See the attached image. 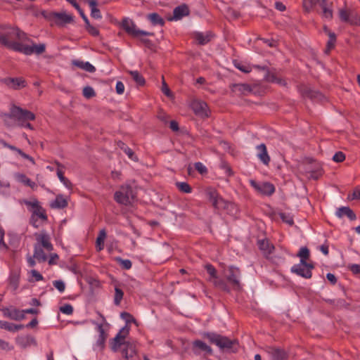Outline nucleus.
<instances>
[{"label": "nucleus", "instance_id": "1", "mask_svg": "<svg viewBox=\"0 0 360 360\" xmlns=\"http://www.w3.org/2000/svg\"><path fill=\"white\" fill-rule=\"evenodd\" d=\"M0 117L7 127L14 126V124L11 122V120H14L17 122L18 127L34 130L33 125L29 121L34 120L36 118L35 115L32 112L23 109L15 104L11 105L9 112H1Z\"/></svg>", "mask_w": 360, "mask_h": 360}, {"label": "nucleus", "instance_id": "2", "mask_svg": "<svg viewBox=\"0 0 360 360\" xmlns=\"http://www.w3.org/2000/svg\"><path fill=\"white\" fill-rule=\"evenodd\" d=\"M26 34L18 27L7 25H0V44L7 49L18 52L22 43L17 41H25Z\"/></svg>", "mask_w": 360, "mask_h": 360}, {"label": "nucleus", "instance_id": "3", "mask_svg": "<svg viewBox=\"0 0 360 360\" xmlns=\"http://www.w3.org/2000/svg\"><path fill=\"white\" fill-rule=\"evenodd\" d=\"M203 337L209 340L210 342L216 345L221 352L236 353L238 350V341L230 339L215 333H205Z\"/></svg>", "mask_w": 360, "mask_h": 360}, {"label": "nucleus", "instance_id": "4", "mask_svg": "<svg viewBox=\"0 0 360 360\" xmlns=\"http://www.w3.org/2000/svg\"><path fill=\"white\" fill-rule=\"evenodd\" d=\"M122 28L126 33L134 38H140V41L148 49H152L153 43L151 40L141 38L142 36H153V32H146L137 28L134 22L127 18H124L121 22Z\"/></svg>", "mask_w": 360, "mask_h": 360}, {"label": "nucleus", "instance_id": "5", "mask_svg": "<svg viewBox=\"0 0 360 360\" xmlns=\"http://www.w3.org/2000/svg\"><path fill=\"white\" fill-rule=\"evenodd\" d=\"M136 199V191L130 185H122L114 194V200L118 204L125 206L131 205Z\"/></svg>", "mask_w": 360, "mask_h": 360}, {"label": "nucleus", "instance_id": "6", "mask_svg": "<svg viewBox=\"0 0 360 360\" xmlns=\"http://www.w3.org/2000/svg\"><path fill=\"white\" fill-rule=\"evenodd\" d=\"M40 15L46 20L50 22L51 25H56L58 27L64 26L66 24L72 23L74 21L73 16L67 14L65 12H55L48 10H42Z\"/></svg>", "mask_w": 360, "mask_h": 360}, {"label": "nucleus", "instance_id": "7", "mask_svg": "<svg viewBox=\"0 0 360 360\" xmlns=\"http://www.w3.org/2000/svg\"><path fill=\"white\" fill-rule=\"evenodd\" d=\"M207 274L210 277L208 281L212 282L214 286L226 293L231 292V288L226 281L221 278H219L217 275V271L216 268L211 264H207L205 266Z\"/></svg>", "mask_w": 360, "mask_h": 360}, {"label": "nucleus", "instance_id": "8", "mask_svg": "<svg viewBox=\"0 0 360 360\" xmlns=\"http://www.w3.org/2000/svg\"><path fill=\"white\" fill-rule=\"evenodd\" d=\"M241 273L239 268L230 266L227 269V274L226 275V282L230 284L231 290L240 291L243 287L240 283Z\"/></svg>", "mask_w": 360, "mask_h": 360}, {"label": "nucleus", "instance_id": "9", "mask_svg": "<svg viewBox=\"0 0 360 360\" xmlns=\"http://www.w3.org/2000/svg\"><path fill=\"white\" fill-rule=\"evenodd\" d=\"M129 327L125 326L123 327L114 338L110 340V346L113 352H117L121 346H126L129 342L125 341L126 337L129 335Z\"/></svg>", "mask_w": 360, "mask_h": 360}, {"label": "nucleus", "instance_id": "10", "mask_svg": "<svg viewBox=\"0 0 360 360\" xmlns=\"http://www.w3.org/2000/svg\"><path fill=\"white\" fill-rule=\"evenodd\" d=\"M206 195L215 209L221 210L228 207V202L221 198L215 189L212 188H207Z\"/></svg>", "mask_w": 360, "mask_h": 360}, {"label": "nucleus", "instance_id": "11", "mask_svg": "<svg viewBox=\"0 0 360 360\" xmlns=\"http://www.w3.org/2000/svg\"><path fill=\"white\" fill-rule=\"evenodd\" d=\"M98 316L101 318V322L100 323H96V330L99 333L98 338L96 340L95 346L98 347L101 351L103 350L105 346V341L108 338V333H105L103 328V324L106 323V320L105 316L100 312H96ZM94 324H96L95 322H93Z\"/></svg>", "mask_w": 360, "mask_h": 360}, {"label": "nucleus", "instance_id": "12", "mask_svg": "<svg viewBox=\"0 0 360 360\" xmlns=\"http://www.w3.org/2000/svg\"><path fill=\"white\" fill-rule=\"evenodd\" d=\"M315 268L313 262H310L307 264H302L301 263L293 265L291 267V272L304 278H311L312 277V269Z\"/></svg>", "mask_w": 360, "mask_h": 360}, {"label": "nucleus", "instance_id": "13", "mask_svg": "<svg viewBox=\"0 0 360 360\" xmlns=\"http://www.w3.org/2000/svg\"><path fill=\"white\" fill-rule=\"evenodd\" d=\"M32 214L30 218V224L34 228L37 229L40 226L39 220L41 221V224L45 223L48 221V216L46 214V210L41 206L36 209L35 210H31Z\"/></svg>", "mask_w": 360, "mask_h": 360}, {"label": "nucleus", "instance_id": "14", "mask_svg": "<svg viewBox=\"0 0 360 360\" xmlns=\"http://www.w3.org/2000/svg\"><path fill=\"white\" fill-rule=\"evenodd\" d=\"M0 83L13 90H20L27 85L26 80L22 77L2 78Z\"/></svg>", "mask_w": 360, "mask_h": 360}, {"label": "nucleus", "instance_id": "15", "mask_svg": "<svg viewBox=\"0 0 360 360\" xmlns=\"http://www.w3.org/2000/svg\"><path fill=\"white\" fill-rule=\"evenodd\" d=\"M250 184L258 193L266 195H271L275 192L274 186L269 182L257 183L255 180H250Z\"/></svg>", "mask_w": 360, "mask_h": 360}, {"label": "nucleus", "instance_id": "16", "mask_svg": "<svg viewBox=\"0 0 360 360\" xmlns=\"http://www.w3.org/2000/svg\"><path fill=\"white\" fill-rule=\"evenodd\" d=\"M34 236L37 240L34 245H39L49 252L53 250V246L51 243V238L46 231H42L40 233H35Z\"/></svg>", "mask_w": 360, "mask_h": 360}, {"label": "nucleus", "instance_id": "17", "mask_svg": "<svg viewBox=\"0 0 360 360\" xmlns=\"http://www.w3.org/2000/svg\"><path fill=\"white\" fill-rule=\"evenodd\" d=\"M4 316L14 321H22L25 319L22 310L13 306L1 309Z\"/></svg>", "mask_w": 360, "mask_h": 360}, {"label": "nucleus", "instance_id": "18", "mask_svg": "<svg viewBox=\"0 0 360 360\" xmlns=\"http://www.w3.org/2000/svg\"><path fill=\"white\" fill-rule=\"evenodd\" d=\"M46 50L45 44H33L32 46L24 45L22 44L18 52L25 55H32L36 53L37 55L43 53Z\"/></svg>", "mask_w": 360, "mask_h": 360}, {"label": "nucleus", "instance_id": "19", "mask_svg": "<svg viewBox=\"0 0 360 360\" xmlns=\"http://www.w3.org/2000/svg\"><path fill=\"white\" fill-rule=\"evenodd\" d=\"M266 351L271 356L272 360H288V353L283 349L267 347Z\"/></svg>", "mask_w": 360, "mask_h": 360}, {"label": "nucleus", "instance_id": "20", "mask_svg": "<svg viewBox=\"0 0 360 360\" xmlns=\"http://www.w3.org/2000/svg\"><path fill=\"white\" fill-rule=\"evenodd\" d=\"M191 106L195 115L203 117H209L210 111L205 102L194 101Z\"/></svg>", "mask_w": 360, "mask_h": 360}, {"label": "nucleus", "instance_id": "21", "mask_svg": "<svg viewBox=\"0 0 360 360\" xmlns=\"http://www.w3.org/2000/svg\"><path fill=\"white\" fill-rule=\"evenodd\" d=\"M192 349L195 354H200L201 352H205L207 355H212L213 353L211 347L200 340H195L193 342Z\"/></svg>", "mask_w": 360, "mask_h": 360}, {"label": "nucleus", "instance_id": "22", "mask_svg": "<svg viewBox=\"0 0 360 360\" xmlns=\"http://www.w3.org/2000/svg\"><path fill=\"white\" fill-rule=\"evenodd\" d=\"M256 148L257 150V158L264 165L268 166L271 161V158L268 154L266 145L264 143H261L258 145Z\"/></svg>", "mask_w": 360, "mask_h": 360}, {"label": "nucleus", "instance_id": "23", "mask_svg": "<svg viewBox=\"0 0 360 360\" xmlns=\"http://www.w3.org/2000/svg\"><path fill=\"white\" fill-rule=\"evenodd\" d=\"M213 37L214 34L211 32H207L206 33L196 32L194 33V39L201 46L210 42Z\"/></svg>", "mask_w": 360, "mask_h": 360}, {"label": "nucleus", "instance_id": "24", "mask_svg": "<svg viewBox=\"0 0 360 360\" xmlns=\"http://www.w3.org/2000/svg\"><path fill=\"white\" fill-rule=\"evenodd\" d=\"M13 176L17 181L24 184L25 186L30 187L33 190L37 187L36 183L32 181L24 174L16 172L13 174Z\"/></svg>", "mask_w": 360, "mask_h": 360}, {"label": "nucleus", "instance_id": "25", "mask_svg": "<svg viewBox=\"0 0 360 360\" xmlns=\"http://www.w3.org/2000/svg\"><path fill=\"white\" fill-rule=\"evenodd\" d=\"M190 10L188 6L184 4L176 6L173 11V17L175 20H180L184 16L188 15Z\"/></svg>", "mask_w": 360, "mask_h": 360}, {"label": "nucleus", "instance_id": "26", "mask_svg": "<svg viewBox=\"0 0 360 360\" xmlns=\"http://www.w3.org/2000/svg\"><path fill=\"white\" fill-rule=\"evenodd\" d=\"M55 163L58 167L56 172H57V176H58V179H60V181L63 184V185L66 188H68L69 189H72V184L70 182V181L68 179L65 177L64 172L62 170V169L64 168V166L58 161H56Z\"/></svg>", "mask_w": 360, "mask_h": 360}, {"label": "nucleus", "instance_id": "27", "mask_svg": "<svg viewBox=\"0 0 360 360\" xmlns=\"http://www.w3.org/2000/svg\"><path fill=\"white\" fill-rule=\"evenodd\" d=\"M2 144L5 148H7L13 151L18 153L22 158L29 160L32 165H35L34 159L32 156L24 153L21 149L15 147V146L11 145L4 141H2Z\"/></svg>", "mask_w": 360, "mask_h": 360}, {"label": "nucleus", "instance_id": "28", "mask_svg": "<svg viewBox=\"0 0 360 360\" xmlns=\"http://www.w3.org/2000/svg\"><path fill=\"white\" fill-rule=\"evenodd\" d=\"M68 205V200L62 194L56 195L55 200L50 203V207L53 209H63Z\"/></svg>", "mask_w": 360, "mask_h": 360}, {"label": "nucleus", "instance_id": "29", "mask_svg": "<svg viewBox=\"0 0 360 360\" xmlns=\"http://www.w3.org/2000/svg\"><path fill=\"white\" fill-rule=\"evenodd\" d=\"M336 215L339 218L347 216L351 221L355 220L356 219L355 213L349 207H340L336 212Z\"/></svg>", "mask_w": 360, "mask_h": 360}, {"label": "nucleus", "instance_id": "30", "mask_svg": "<svg viewBox=\"0 0 360 360\" xmlns=\"http://www.w3.org/2000/svg\"><path fill=\"white\" fill-rule=\"evenodd\" d=\"M259 248L265 254L270 255L274 250V246L267 239L259 240L257 243Z\"/></svg>", "mask_w": 360, "mask_h": 360}, {"label": "nucleus", "instance_id": "31", "mask_svg": "<svg viewBox=\"0 0 360 360\" xmlns=\"http://www.w3.org/2000/svg\"><path fill=\"white\" fill-rule=\"evenodd\" d=\"M87 4L91 8V15L93 18L101 19L102 15L100 10L97 8L98 2L96 0H87Z\"/></svg>", "mask_w": 360, "mask_h": 360}, {"label": "nucleus", "instance_id": "32", "mask_svg": "<svg viewBox=\"0 0 360 360\" xmlns=\"http://www.w3.org/2000/svg\"><path fill=\"white\" fill-rule=\"evenodd\" d=\"M117 146L127 155L129 159L134 161L138 160V158L134 151L123 141H119L117 142Z\"/></svg>", "mask_w": 360, "mask_h": 360}, {"label": "nucleus", "instance_id": "33", "mask_svg": "<svg viewBox=\"0 0 360 360\" xmlns=\"http://www.w3.org/2000/svg\"><path fill=\"white\" fill-rule=\"evenodd\" d=\"M320 6L322 8V15L327 19H332L333 18V10L328 6L327 0H319Z\"/></svg>", "mask_w": 360, "mask_h": 360}, {"label": "nucleus", "instance_id": "34", "mask_svg": "<svg viewBox=\"0 0 360 360\" xmlns=\"http://www.w3.org/2000/svg\"><path fill=\"white\" fill-rule=\"evenodd\" d=\"M339 17L341 21L344 22H350L351 24L359 25L360 18H356L355 20L353 21L349 18V13L347 10L341 9L339 11Z\"/></svg>", "mask_w": 360, "mask_h": 360}, {"label": "nucleus", "instance_id": "35", "mask_svg": "<svg viewBox=\"0 0 360 360\" xmlns=\"http://www.w3.org/2000/svg\"><path fill=\"white\" fill-rule=\"evenodd\" d=\"M34 258L37 259L39 262H44L46 261L47 256L41 247H40L39 245H34Z\"/></svg>", "mask_w": 360, "mask_h": 360}, {"label": "nucleus", "instance_id": "36", "mask_svg": "<svg viewBox=\"0 0 360 360\" xmlns=\"http://www.w3.org/2000/svg\"><path fill=\"white\" fill-rule=\"evenodd\" d=\"M8 281L13 290H17L19 286L20 273L16 271H11L8 278Z\"/></svg>", "mask_w": 360, "mask_h": 360}, {"label": "nucleus", "instance_id": "37", "mask_svg": "<svg viewBox=\"0 0 360 360\" xmlns=\"http://www.w3.org/2000/svg\"><path fill=\"white\" fill-rule=\"evenodd\" d=\"M148 20L150 21L153 25L163 26L165 23V20L157 13H149L147 15Z\"/></svg>", "mask_w": 360, "mask_h": 360}, {"label": "nucleus", "instance_id": "38", "mask_svg": "<svg viewBox=\"0 0 360 360\" xmlns=\"http://www.w3.org/2000/svg\"><path fill=\"white\" fill-rule=\"evenodd\" d=\"M325 31L328 33L329 37V39L327 42L326 53H329L331 49L335 47V44L336 42V35L334 32H331L327 27H324Z\"/></svg>", "mask_w": 360, "mask_h": 360}, {"label": "nucleus", "instance_id": "39", "mask_svg": "<svg viewBox=\"0 0 360 360\" xmlns=\"http://www.w3.org/2000/svg\"><path fill=\"white\" fill-rule=\"evenodd\" d=\"M297 256L300 258V263L302 264H307L309 263L307 259L310 257L309 250L307 247H302L297 254Z\"/></svg>", "mask_w": 360, "mask_h": 360}, {"label": "nucleus", "instance_id": "40", "mask_svg": "<svg viewBox=\"0 0 360 360\" xmlns=\"http://www.w3.org/2000/svg\"><path fill=\"white\" fill-rule=\"evenodd\" d=\"M122 356L127 360H129L130 358H132L136 354L133 345L129 342L127 343V345L122 349Z\"/></svg>", "mask_w": 360, "mask_h": 360}, {"label": "nucleus", "instance_id": "41", "mask_svg": "<svg viewBox=\"0 0 360 360\" xmlns=\"http://www.w3.org/2000/svg\"><path fill=\"white\" fill-rule=\"evenodd\" d=\"M73 64L78 68H80L89 72H94L96 71L95 67L89 62H83L80 60H75Z\"/></svg>", "mask_w": 360, "mask_h": 360}, {"label": "nucleus", "instance_id": "42", "mask_svg": "<svg viewBox=\"0 0 360 360\" xmlns=\"http://www.w3.org/2000/svg\"><path fill=\"white\" fill-rule=\"evenodd\" d=\"M24 328L25 326L22 324H14L4 321L1 329H5L10 332H16L19 330L23 329Z\"/></svg>", "mask_w": 360, "mask_h": 360}, {"label": "nucleus", "instance_id": "43", "mask_svg": "<svg viewBox=\"0 0 360 360\" xmlns=\"http://www.w3.org/2000/svg\"><path fill=\"white\" fill-rule=\"evenodd\" d=\"M129 74L131 75L134 81L139 86H143L146 83L144 77L136 70L129 71Z\"/></svg>", "mask_w": 360, "mask_h": 360}, {"label": "nucleus", "instance_id": "44", "mask_svg": "<svg viewBox=\"0 0 360 360\" xmlns=\"http://www.w3.org/2000/svg\"><path fill=\"white\" fill-rule=\"evenodd\" d=\"M106 237V232L105 229H102L99 232V235L96 238V245L98 248V250H101L104 248V240Z\"/></svg>", "mask_w": 360, "mask_h": 360}, {"label": "nucleus", "instance_id": "45", "mask_svg": "<svg viewBox=\"0 0 360 360\" xmlns=\"http://www.w3.org/2000/svg\"><path fill=\"white\" fill-rule=\"evenodd\" d=\"M176 186L182 193H191L192 192V188L187 182H176Z\"/></svg>", "mask_w": 360, "mask_h": 360}, {"label": "nucleus", "instance_id": "46", "mask_svg": "<svg viewBox=\"0 0 360 360\" xmlns=\"http://www.w3.org/2000/svg\"><path fill=\"white\" fill-rule=\"evenodd\" d=\"M115 261L120 264L122 269L129 270L132 266V263L129 259H124L121 257H116Z\"/></svg>", "mask_w": 360, "mask_h": 360}, {"label": "nucleus", "instance_id": "47", "mask_svg": "<svg viewBox=\"0 0 360 360\" xmlns=\"http://www.w3.org/2000/svg\"><path fill=\"white\" fill-rule=\"evenodd\" d=\"M124 292L118 287L115 288L114 304L117 306L120 305L123 299Z\"/></svg>", "mask_w": 360, "mask_h": 360}, {"label": "nucleus", "instance_id": "48", "mask_svg": "<svg viewBox=\"0 0 360 360\" xmlns=\"http://www.w3.org/2000/svg\"><path fill=\"white\" fill-rule=\"evenodd\" d=\"M83 96L86 98H91L96 96V92L91 86H86L83 89Z\"/></svg>", "mask_w": 360, "mask_h": 360}, {"label": "nucleus", "instance_id": "49", "mask_svg": "<svg viewBox=\"0 0 360 360\" xmlns=\"http://www.w3.org/2000/svg\"><path fill=\"white\" fill-rule=\"evenodd\" d=\"M120 316L126 321L127 324L136 323V319H134V317L131 314L127 311L122 312Z\"/></svg>", "mask_w": 360, "mask_h": 360}, {"label": "nucleus", "instance_id": "50", "mask_svg": "<svg viewBox=\"0 0 360 360\" xmlns=\"http://www.w3.org/2000/svg\"><path fill=\"white\" fill-rule=\"evenodd\" d=\"M86 27V31L89 32V34H91V36L93 37H97L99 35V30L94 27L93 25H91L90 24V22L89 23V25H85Z\"/></svg>", "mask_w": 360, "mask_h": 360}, {"label": "nucleus", "instance_id": "51", "mask_svg": "<svg viewBox=\"0 0 360 360\" xmlns=\"http://www.w3.org/2000/svg\"><path fill=\"white\" fill-rule=\"evenodd\" d=\"M60 311L65 314L71 315L73 313V307L70 304H65L60 307Z\"/></svg>", "mask_w": 360, "mask_h": 360}, {"label": "nucleus", "instance_id": "52", "mask_svg": "<svg viewBox=\"0 0 360 360\" xmlns=\"http://www.w3.org/2000/svg\"><path fill=\"white\" fill-rule=\"evenodd\" d=\"M195 169L200 174H205L207 173V169L206 167L200 162H195L194 165Z\"/></svg>", "mask_w": 360, "mask_h": 360}, {"label": "nucleus", "instance_id": "53", "mask_svg": "<svg viewBox=\"0 0 360 360\" xmlns=\"http://www.w3.org/2000/svg\"><path fill=\"white\" fill-rule=\"evenodd\" d=\"M350 306V304L347 302L345 301V300L344 299H337L336 301H335V307L337 308H339V309H342V308H345V309H347L349 308Z\"/></svg>", "mask_w": 360, "mask_h": 360}, {"label": "nucleus", "instance_id": "54", "mask_svg": "<svg viewBox=\"0 0 360 360\" xmlns=\"http://www.w3.org/2000/svg\"><path fill=\"white\" fill-rule=\"evenodd\" d=\"M53 286L58 290L59 292H63L65 289V284L61 280H56L53 281Z\"/></svg>", "mask_w": 360, "mask_h": 360}, {"label": "nucleus", "instance_id": "55", "mask_svg": "<svg viewBox=\"0 0 360 360\" xmlns=\"http://www.w3.org/2000/svg\"><path fill=\"white\" fill-rule=\"evenodd\" d=\"M4 230L3 229L2 227L0 226V249L7 250L8 249V247L4 240Z\"/></svg>", "mask_w": 360, "mask_h": 360}, {"label": "nucleus", "instance_id": "56", "mask_svg": "<svg viewBox=\"0 0 360 360\" xmlns=\"http://www.w3.org/2000/svg\"><path fill=\"white\" fill-rule=\"evenodd\" d=\"M24 202L27 206L31 207L32 209L30 211L35 210L41 206L39 202L37 199H34L33 201L25 200Z\"/></svg>", "mask_w": 360, "mask_h": 360}, {"label": "nucleus", "instance_id": "57", "mask_svg": "<svg viewBox=\"0 0 360 360\" xmlns=\"http://www.w3.org/2000/svg\"><path fill=\"white\" fill-rule=\"evenodd\" d=\"M345 160V155L341 151H338V152L335 153L333 157V160L336 162H342Z\"/></svg>", "mask_w": 360, "mask_h": 360}, {"label": "nucleus", "instance_id": "58", "mask_svg": "<svg viewBox=\"0 0 360 360\" xmlns=\"http://www.w3.org/2000/svg\"><path fill=\"white\" fill-rule=\"evenodd\" d=\"M162 91L164 94H165L167 96H170L172 95V92L167 84L164 77H162Z\"/></svg>", "mask_w": 360, "mask_h": 360}, {"label": "nucleus", "instance_id": "59", "mask_svg": "<svg viewBox=\"0 0 360 360\" xmlns=\"http://www.w3.org/2000/svg\"><path fill=\"white\" fill-rule=\"evenodd\" d=\"M279 216H280V218L283 220V221H284L290 225H292L293 224L292 218L290 216L286 214L285 213H283V212L280 213Z\"/></svg>", "mask_w": 360, "mask_h": 360}, {"label": "nucleus", "instance_id": "60", "mask_svg": "<svg viewBox=\"0 0 360 360\" xmlns=\"http://www.w3.org/2000/svg\"><path fill=\"white\" fill-rule=\"evenodd\" d=\"M0 349L3 350H11L13 349V347L11 346L9 342L0 339Z\"/></svg>", "mask_w": 360, "mask_h": 360}, {"label": "nucleus", "instance_id": "61", "mask_svg": "<svg viewBox=\"0 0 360 360\" xmlns=\"http://www.w3.org/2000/svg\"><path fill=\"white\" fill-rule=\"evenodd\" d=\"M349 269L354 275L360 277V264H352L349 266Z\"/></svg>", "mask_w": 360, "mask_h": 360}, {"label": "nucleus", "instance_id": "62", "mask_svg": "<svg viewBox=\"0 0 360 360\" xmlns=\"http://www.w3.org/2000/svg\"><path fill=\"white\" fill-rule=\"evenodd\" d=\"M314 6V2L312 0H304L303 1V7L306 10V11L309 12Z\"/></svg>", "mask_w": 360, "mask_h": 360}, {"label": "nucleus", "instance_id": "63", "mask_svg": "<svg viewBox=\"0 0 360 360\" xmlns=\"http://www.w3.org/2000/svg\"><path fill=\"white\" fill-rule=\"evenodd\" d=\"M115 89L117 94H122L124 91V85L122 82L118 81L116 84Z\"/></svg>", "mask_w": 360, "mask_h": 360}, {"label": "nucleus", "instance_id": "64", "mask_svg": "<svg viewBox=\"0 0 360 360\" xmlns=\"http://www.w3.org/2000/svg\"><path fill=\"white\" fill-rule=\"evenodd\" d=\"M32 276L35 278L37 281L43 280L42 275L35 269L31 271Z\"/></svg>", "mask_w": 360, "mask_h": 360}]
</instances>
